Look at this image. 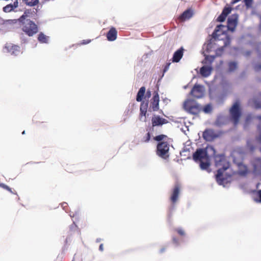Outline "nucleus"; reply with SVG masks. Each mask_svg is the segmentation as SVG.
I'll list each match as a JSON object with an SVG mask.
<instances>
[{
    "mask_svg": "<svg viewBox=\"0 0 261 261\" xmlns=\"http://www.w3.org/2000/svg\"><path fill=\"white\" fill-rule=\"evenodd\" d=\"M238 16L233 14L229 17L227 21V27L219 25L217 27L213 33L214 43L211 42L206 45L208 51L211 52L212 49L216 51L217 56H220L224 46L229 44L230 38L226 33L227 30L233 31L238 23Z\"/></svg>",
    "mask_w": 261,
    "mask_h": 261,
    "instance_id": "f257e3e1",
    "label": "nucleus"
},
{
    "mask_svg": "<svg viewBox=\"0 0 261 261\" xmlns=\"http://www.w3.org/2000/svg\"><path fill=\"white\" fill-rule=\"evenodd\" d=\"M215 161L216 166L218 168L217 181L220 185L226 187V184L230 181L231 176L233 174L229 163L223 155L216 156Z\"/></svg>",
    "mask_w": 261,
    "mask_h": 261,
    "instance_id": "f03ea898",
    "label": "nucleus"
},
{
    "mask_svg": "<svg viewBox=\"0 0 261 261\" xmlns=\"http://www.w3.org/2000/svg\"><path fill=\"white\" fill-rule=\"evenodd\" d=\"M210 151L215 153L213 147L210 146L207 147L206 150L199 149L197 150L196 152L193 154V159L195 161H198L200 162V168L202 170H206L210 166V160L207 152Z\"/></svg>",
    "mask_w": 261,
    "mask_h": 261,
    "instance_id": "7ed1b4c3",
    "label": "nucleus"
},
{
    "mask_svg": "<svg viewBox=\"0 0 261 261\" xmlns=\"http://www.w3.org/2000/svg\"><path fill=\"white\" fill-rule=\"evenodd\" d=\"M31 14L30 11L27 10L19 19V22L22 23L23 31L30 36L38 31L36 25L28 18Z\"/></svg>",
    "mask_w": 261,
    "mask_h": 261,
    "instance_id": "20e7f679",
    "label": "nucleus"
},
{
    "mask_svg": "<svg viewBox=\"0 0 261 261\" xmlns=\"http://www.w3.org/2000/svg\"><path fill=\"white\" fill-rule=\"evenodd\" d=\"M184 108L189 113L197 114L201 110L200 106L197 102L192 99H187L184 103Z\"/></svg>",
    "mask_w": 261,
    "mask_h": 261,
    "instance_id": "39448f33",
    "label": "nucleus"
},
{
    "mask_svg": "<svg viewBox=\"0 0 261 261\" xmlns=\"http://www.w3.org/2000/svg\"><path fill=\"white\" fill-rule=\"evenodd\" d=\"M169 145L166 142H161L157 146V154L163 159H167L169 154Z\"/></svg>",
    "mask_w": 261,
    "mask_h": 261,
    "instance_id": "423d86ee",
    "label": "nucleus"
},
{
    "mask_svg": "<svg viewBox=\"0 0 261 261\" xmlns=\"http://www.w3.org/2000/svg\"><path fill=\"white\" fill-rule=\"evenodd\" d=\"M231 115L234 120V123L237 124L240 116V104L238 102H236L230 110Z\"/></svg>",
    "mask_w": 261,
    "mask_h": 261,
    "instance_id": "0eeeda50",
    "label": "nucleus"
},
{
    "mask_svg": "<svg viewBox=\"0 0 261 261\" xmlns=\"http://www.w3.org/2000/svg\"><path fill=\"white\" fill-rule=\"evenodd\" d=\"M205 90L203 86L199 85H195L191 91V94L194 97L199 98L204 94Z\"/></svg>",
    "mask_w": 261,
    "mask_h": 261,
    "instance_id": "6e6552de",
    "label": "nucleus"
},
{
    "mask_svg": "<svg viewBox=\"0 0 261 261\" xmlns=\"http://www.w3.org/2000/svg\"><path fill=\"white\" fill-rule=\"evenodd\" d=\"M16 23V19H8L4 20L1 24L2 28L5 31H8L13 28Z\"/></svg>",
    "mask_w": 261,
    "mask_h": 261,
    "instance_id": "1a4fd4ad",
    "label": "nucleus"
},
{
    "mask_svg": "<svg viewBox=\"0 0 261 261\" xmlns=\"http://www.w3.org/2000/svg\"><path fill=\"white\" fill-rule=\"evenodd\" d=\"M160 98L158 93H155L151 102L150 107L154 111L159 109Z\"/></svg>",
    "mask_w": 261,
    "mask_h": 261,
    "instance_id": "9d476101",
    "label": "nucleus"
},
{
    "mask_svg": "<svg viewBox=\"0 0 261 261\" xmlns=\"http://www.w3.org/2000/svg\"><path fill=\"white\" fill-rule=\"evenodd\" d=\"M194 15V11L191 9H189L185 11L182 15L179 17V19L181 21H185L189 20Z\"/></svg>",
    "mask_w": 261,
    "mask_h": 261,
    "instance_id": "9b49d317",
    "label": "nucleus"
},
{
    "mask_svg": "<svg viewBox=\"0 0 261 261\" xmlns=\"http://www.w3.org/2000/svg\"><path fill=\"white\" fill-rule=\"evenodd\" d=\"M212 68L208 65H205L202 67L200 69V73L203 77L208 76L212 73Z\"/></svg>",
    "mask_w": 261,
    "mask_h": 261,
    "instance_id": "f8f14e48",
    "label": "nucleus"
},
{
    "mask_svg": "<svg viewBox=\"0 0 261 261\" xmlns=\"http://www.w3.org/2000/svg\"><path fill=\"white\" fill-rule=\"evenodd\" d=\"M4 51L13 55L16 51V45L10 42H7L4 47Z\"/></svg>",
    "mask_w": 261,
    "mask_h": 261,
    "instance_id": "ddd939ff",
    "label": "nucleus"
},
{
    "mask_svg": "<svg viewBox=\"0 0 261 261\" xmlns=\"http://www.w3.org/2000/svg\"><path fill=\"white\" fill-rule=\"evenodd\" d=\"M203 138L207 141H211L215 137V134L213 130L211 129L206 130L203 132Z\"/></svg>",
    "mask_w": 261,
    "mask_h": 261,
    "instance_id": "4468645a",
    "label": "nucleus"
},
{
    "mask_svg": "<svg viewBox=\"0 0 261 261\" xmlns=\"http://www.w3.org/2000/svg\"><path fill=\"white\" fill-rule=\"evenodd\" d=\"M231 10L230 8H225L223 10L222 14L218 17V18L217 19L218 21H220V22H222V21H224L227 15L230 13Z\"/></svg>",
    "mask_w": 261,
    "mask_h": 261,
    "instance_id": "2eb2a0df",
    "label": "nucleus"
},
{
    "mask_svg": "<svg viewBox=\"0 0 261 261\" xmlns=\"http://www.w3.org/2000/svg\"><path fill=\"white\" fill-rule=\"evenodd\" d=\"M183 56L182 49H180L177 50L173 55V62H178Z\"/></svg>",
    "mask_w": 261,
    "mask_h": 261,
    "instance_id": "dca6fc26",
    "label": "nucleus"
},
{
    "mask_svg": "<svg viewBox=\"0 0 261 261\" xmlns=\"http://www.w3.org/2000/svg\"><path fill=\"white\" fill-rule=\"evenodd\" d=\"M117 38V31L114 28H112L107 34L108 40L112 41L116 40Z\"/></svg>",
    "mask_w": 261,
    "mask_h": 261,
    "instance_id": "f3484780",
    "label": "nucleus"
},
{
    "mask_svg": "<svg viewBox=\"0 0 261 261\" xmlns=\"http://www.w3.org/2000/svg\"><path fill=\"white\" fill-rule=\"evenodd\" d=\"M165 120L158 116H154L152 119V123L153 126L159 125L165 123Z\"/></svg>",
    "mask_w": 261,
    "mask_h": 261,
    "instance_id": "a211bd4d",
    "label": "nucleus"
},
{
    "mask_svg": "<svg viewBox=\"0 0 261 261\" xmlns=\"http://www.w3.org/2000/svg\"><path fill=\"white\" fill-rule=\"evenodd\" d=\"M179 194V188L178 186H176L173 190V193L171 197V200L173 203L176 202V201L177 200Z\"/></svg>",
    "mask_w": 261,
    "mask_h": 261,
    "instance_id": "6ab92c4d",
    "label": "nucleus"
},
{
    "mask_svg": "<svg viewBox=\"0 0 261 261\" xmlns=\"http://www.w3.org/2000/svg\"><path fill=\"white\" fill-rule=\"evenodd\" d=\"M146 89L144 87H142L140 90H139L137 95L136 100L137 101H141L144 95Z\"/></svg>",
    "mask_w": 261,
    "mask_h": 261,
    "instance_id": "aec40b11",
    "label": "nucleus"
},
{
    "mask_svg": "<svg viewBox=\"0 0 261 261\" xmlns=\"http://www.w3.org/2000/svg\"><path fill=\"white\" fill-rule=\"evenodd\" d=\"M16 8V2H14L13 4L7 5L3 8V11L6 12H10Z\"/></svg>",
    "mask_w": 261,
    "mask_h": 261,
    "instance_id": "412c9836",
    "label": "nucleus"
},
{
    "mask_svg": "<svg viewBox=\"0 0 261 261\" xmlns=\"http://www.w3.org/2000/svg\"><path fill=\"white\" fill-rule=\"evenodd\" d=\"M238 172L239 174L241 175H244L247 172V167L242 163H239L238 164Z\"/></svg>",
    "mask_w": 261,
    "mask_h": 261,
    "instance_id": "4be33fe9",
    "label": "nucleus"
},
{
    "mask_svg": "<svg viewBox=\"0 0 261 261\" xmlns=\"http://www.w3.org/2000/svg\"><path fill=\"white\" fill-rule=\"evenodd\" d=\"M26 5L29 6H34L39 3V0H22Z\"/></svg>",
    "mask_w": 261,
    "mask_h": 261,
    "instance_id": "5701e85b",
    "label": "nucleus"
},
{
    "mask_svg": "<svg viewBox=\"0 0 261 261\" xmlns=\"http://www.w3.org/2000/svg\"><path fill=\"white\" fill-rule=\"evenodd\" d=\"M254 69L256 71L261 70V58L258 61H254L253 63Z\"/></svg>",
    "mask_w": 261,
    "mask_h": 261,
    "instance_id": "b1692460",
    "label": "nucleus"
},
{
    "mask_svg": "<svg viewBox=\"0 0 261 261\" xmlns=\"http://www.w3.org/2000/svg\"><path fill=\"white\" fill-rule=\"evenodd\" d=\"M38 40L41 43H47L48 41V37L43 34H40L38 36Z\"/></svg>",
    "mask_w": 261,
    "mask_h": 261,
    "instance_id": "393cba45",
    "label": "nucleus"
},
{
    "mask_svg": "<svg viewBox=\"0 0 261 261\" xmlns=\"http://www.w3.org/2000/svg\"><path fill=\"white\" fill-rule=\"evenodd\" d=\"M237 68V63L235 62H231L229 63V70L230 71H234Z\"/></svg>",
    "mask_w": 261,
    "mask_h": 261,
    "instance_id": "a878e982",
    "label": "nucleus"
},
{
    "mask_svg": "<svg viewBox=\"0 0 261 261\" xmlns=\"http://www.w3.org/2000/svg\"><path fill=\"white\" fill-rule=\"evenodd\" d=\"M148 107V103L143 102L140 106V111L143 112H147V108Z\"/></svg>",
    "mask_w": 261,
    "mask_h": 261,
    "instance_id": "bb28decb",
    "label": "nucleus"
},
{
    "mask_svg": "<svg viewBox=\"0 0 261 261\" xmlns=\"http://www.w3.org/2000/svg\"><path fill=\"white\" fill-rule=\"evenodd\" d=\"M212 107L210 104L206 105L203 108V111L205 113H209L212 111Z\"/></svg>",
    "mask_w": 261,
    "mask_h": 261,
    "instance_id": "cd10ccee",
    "label": "nucleus"
},
{
    "mask_svg": "<svg viewBox=\"0 0 261 261\" xmlns=\"http://www.w3.org/2000/svg\"><path fill=\"white\" fill-rule=\"evenodd\" d=\"M257 197H254V199L256 202H261V190H259L257 193H256Z\"/></svg>",
    "mask_w": 261,
    "mask_h": 261,
    "instance_id": "c85d7f7f",
    "label": "nucleus"
},
{
    "mask_svg": "<svg viewBox=\"0 0 261 261\" xmlns=\"http://www.w3.org/2000/svg\"><path fill=\"white\" fill-rule=\"evenodd\" d=\"M140 120L142 121H146V112H143L142 111H140Z\"/></svg>",
    "mask_w": 261,
    "mask_h": 261,
    "instance_id": "c756f323",
    "label": "nucleus"
},
{
    "mask_svg": "<svg viewBox=\"0 0 261 261\" xmlns=\"http://www.w3.org/2000/svg\"><path fill=\"white\" fill-rule=\"evenodd\" d=\"M246 7L249 8L252 7V0H244Z\"/></svg>",
    "mask_w": 261,
    "mask_h": 261,
    "instance_id": "7c9ffc66",
    "label": "nucleus"
},
{
    "mask_svg": "<svg viewBox=\"0 0 261 261\" xmlns=\"http://www.w3.org/2000/svg\"><path fill=\"white\" fill-rule=\"evenodd\" d=\"M177 231L179 234L182 236H184L186 234L185 230L181 228H178L177 229Z\"/></svg>",
    "mask_w": 261,
    "mask_h": 261,
    "instance_id": "2f4dec72",
    "label": "nucleus"
},
{
    "mask_svg": "<svg viewBox=\"0 0 261 261\" xmlns=\"http://www.w3.org/2000/svg\"><path fill=\"white\" fill-rule=\"evenodd\" d=\"M205 59L207 61L211 62L214 59V57L213 55H206L205 56Z\"/></svg>",
    "mask_w": 261,
    "mask_h": 261,
    "instance_id": "473e14b6",
    "label": "nucleus"
},
{
    "mask_svg": "<svg viewBox=\"0 0 261 261\" xmlns=\"http://www.w3.org/2000/svg\"><path fill=\"white\" fill-rule=\"evenodd\" d=\"M165 137H166V136L163 135H159L155 137V140L159 141L162 140Z\"/></svg>",
    "mask_w": 261,
    "mask_h": 261,
    "instance_id": "72a5a7b5",
    "label": "nucleus"
},
{
    "mask_svg": "<svg viewBox=\"0 0 261 261\" xmlns=\"http://www.w3.org/2000/svg\"><path fill=\"white\" fill-rule=\"evenodd\" d=\"M90 41H91L90 40H84L82 41V42H81V44H88V43H90Z\"/></svg>",
    "mask_w": 261,
    "mask_h": 261,
    "instance_id": "f704fd0d",
    "label": "nucleus"
},
{
    "mask_svg": "<svg viewBox=\"0 0 261 261\" xmlns=\"http://www.w3.org/2000/svg\"><path fill=\"white\" fill-rule=\"evenodd\" d=\"M0 186L6 189H7V190H10L9 187L8 186H7L6 185H5L4 184H0Z\"/></svg>",
    "mask_w": 261,
    "mask_h": 261,
    "instance_id": "c9c22d12",
    "label": "nucleus"
},
{
    "mask_svg": "<svg viewBox=\"0 0 261 261\" xmlns=\"http://www.w3.org/2000/svg\"><path fill=\"white\" fill-rule=\"evenodd\" d=\"M244 55H245V56H249V55H250V51H247L244 52Z\"/></svg>",
    "mask_w": 261,
    "mask_h": 261,
    "instance_id": "e433bc0d",
    "label": "nucleus"
},
{
    "mask_svg": "<svg viewBox=\"0 0 261 261\" xmlns=\"http://www.w3.org/2000/svg\"><path fill=\"white\" fill-rule=\"evenodd\" d=\"M103 249V245L101 244L99 246V250L102 251Z\"/></svg>",
    "mask_w": 261,
    "mask_h": 261,
    "instance_id": "4c0bfd02",
    "label": "nucleus"
},
{
    "mask_svg": "<svg viewBox=\"0 0 261 261\" xmlns=\"http://www.w3.org/2000/svg\"><path fill=\"white\" fill-rule=\"evenodd\" d=\"M147 95L148 96V97H150V96H151V92L150 91H147Z\"/></svg>",
    "mask_w": 261,
    "mask_h": 261,
    "instance_id": "58836bf2",
    "label": "nucleus"
},
{
    "mask_svg": "<svg viewBox=\"0 0 261 261\" xmlns=\"http://www.w3.org/2000/svg\"><path fill=\"white\" fill-rule=\"evenodd\" d=\"M260 186V184H257V186H256V188H257V189H259V186Z\"/></svg>",
    "mask_w": 261,
    "mask_h": 261,
    "instance_id": "ea45409f",
    "label": "nucleus"
},
{
    "mask_svg": "<svg viewBox=\"0 0 261 261\" xmlns=\"http://www.w3.org/2000/svg\"><path fill=\"white\" fill-rule=\"evenodd\" d=\"M25 134V131H23V132H22V134Z\"/></svg>",
    "mask_w": 261,
    "mask_h": 261,
    "instance_id": "a19ab883",
    "label": "nucleus"
},
{
    "mask_svg": "<svg viewBox=\"0 0 261 261\" xmlns=\"http://www.w3.org/2000/svg\"><path fill=\"white\" fill-rule=\"evenodd\" d=\"M258 118H259V119H261V116L258 117Z\"/></svg>",
    "mask_w": 261,
    "mask_h": 261,
    "instance_id": "79ce46f5",
    "label": "nucleus"
},
{
    "mask_svg": "<svg viewBox=\"0 0 261 261\" xmlns=\"http://www.w3.org/2000/svg\"><path fill=\"white\" fill-rule=\"evenodd\" d=\"M255 107H256V108H258V107H259V106H256Z\"/></svg>",
    "mask_w": 261,
    "mask_h": 261,
    "instance_id": "37998d69",
    "label": "nucleus"
}]
</instances>
